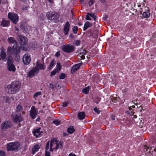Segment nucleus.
<instances>
[{
	"mask_svg": "<svg viewBox=\"0 0 156 156\" xmlns=\"http://www.w3.org/2000/svg\"><path fill=\"white\" fill-rule=\"evenodd\" d=\"M59 72L58 71L57 69H55L51 73L50 75L51 77H52L53 76L55 75L57 72Z\"/></svg>",
	"mask_w": 156,
	"mask_h": 156,
	"instance_id": "nucleus-33",
	"label": "nucleus"
},
{
	"mask_svg": "<svg viewBox=\"0 0 156 156\" xmlns=\"http://www.w3.org/2000/svg\"><path fill=\"white\" fill-rule=\"evenodd\" d=\"M94 0H89L88 2V5L89 6H91L94 2Z\"/></svg>",
	"mask_w": 156,
	"mask_h": 156,
	"instance_id": "nucleus-41",
	"label": "nucleus"
},
{
	"mask_svg": "<svg viewBox=\"0 0 156 156\" xmlns=\"http://www.w3.org/2000/svg\"><path fill=\"white\" fill-rule=\"evenodd\" d=\"M20 146L18 143H10L7 144V149L9 151H17Z\"/></svg>",
	"mask_w": 156,
	"mask_h": 156,
	"instance_id": "nucleus-4",
	"label": "nucleus"
},
{
	"mask_svg": "<svg viewBox=\"0 0 156 156\" xmlns=\"http://www.w3.org/2000/svg\"><path fill=\"white\" fill-rule=\"evenodd\" d=\"M72 29L73 33L74 34H76L78 30V27L76 26H75L73 27Z\"/></svg>",
	"mask_w": 156,
	"mask_h": 156,
	"instance_id": "nucleus-39",
	"label": "nucleus"
},
{
	"mask_svg": "<svg viewBox=\"0 0 156 156\" xmlns=\"http://www.w3.org/2000/svg\"><path fill=\"white\" fill-rule=\"evenodd\" d=\"M112 101L114 103H116L117 102V99L116 97H113L112 99Z\"/></svg>",
	"mask_w": 156,
	"mask_h": 156,
	"instance_id": "nucleus-43",
	"label": "nucleus"
},
{
	"mask_svg": "<svg viewBox=\"0 0 156 156\" xmlns=\"http://www.w3.org/2000/svg\"><path fill=\"white\" fill-rule=\"evenodd\" d=\"M39 73V69L36 67L34 68L27 73L28 76L30 77H32L35 76Z\"/></svg>",
	"mask_w": 156,
	"mask_h": 156,
	"instance_id": "nucleus-12",
	"label": "nucleus"
},
{
	"mask_svg": "<svg viewBox=\"0 0 156 156\" xmlns=\"http://www.w3.org/2000/svg\"><path fill=\"white\" fill-rule=\"evenodd\" d=\"M28 9V7L27 5L23 6L22 8V9L23 10H26L27 9Z\"/></svg>",
	"mask_w": 156,
	"mask_h": 156,
	"instance_id": "nucleus-47",
	"label": "nucleus"
},
{
	"mask_svg": "<svg viewBox=\"0 0 156 156\" xmlns=\"http://www.w3.org/2000/svg\"><path fill=\"white\" fill-rule=\"evenodd\" d=\"M83 1V0H80V2H81V3H82Z\"/></svg>",
	"mask_w": 156,
	"mask_h": 156,
	"instance_id": "nucleus-59",
	"label": "nucleus"
},
{
	"mask_svg": "<svg viewBox=\"0 0 156 156\" xmlns=\"http://www.w3.org/2000/svg\"><path fill=\"white\" fill-rule=\"evenodd\" d=\"M79 52L80 55H81L80 56L81 59H84L85 58L84 55L86 54V51L84 49L81 48Z\"/></svg>",
	"mask_w": 156,
	"mask_h": 156,
	"instance_id": "nucleus-22",
	"label": "nucleus"
},
{
	"mask_svg": "<svg viewBox=\"0 0 156 156\" xmlns=\"http://www.w3.org/2000/svg\"><path fill=\"white\" fill-rule=\"evenodd\" d=\"M11 118L13 121L16 123L20 122L23 120V119L20 115H18L15 113L12 114Z\"/></svg>",
	"mask_w": 156,
	"mask_h": 156,
	"instance_id": "nucleus-7",
	"label": "nucleus"
},
{
	"mask_svg": "<svg viewBox=\"0 0 156 156\" xmlns=\"http://www.w3.org/2000/svg\"><path fill=\"white\" fill-rule=\"evenodd\" d=\"M48 17L49 19L51 20H54L55 22L57 21L58 17V14L55 12H49L48 14Z\"/></svg>",
	"mask_w": 156,
	"mask_h": 156,
	"instance_id": "nucleus-10",
	"label": "nucleus"
},
{
	"mask_svg": "<svg viewBox=\"0 0 156 156\" xmlns=\"http://www.w3.org/2000/svg\"><path fill=\"white\" fill-rule=\"evenodd\" d=\"M55 60H52L51 61L50 65H49L48 66V69L49 70L51 69H52L54 65L55 64Z\"/></svg>",
	"mask_w": 156,
	"mask_h": 156,
	"instance_id": "nucleus-29",
	"label": "nucleus"
},
{
	"mask_svg": "<svg viewBox=\"0 0 156 156\" xmlns=\"http://www.w3.org/2000/svg\"><path fill=\"white\" fill-rule=\"evenodd\" d=\"M68 135V134L66 133H63V136H66Z\"/></svg>",
	"mask_w": 156,
	"mask_h": 156,
	"instance_id": "nucleus-51",
	"label": "nucleus"
},
{
	"mask_svg": "<svg viewBox=\"0 0 156 156\" xmlns=\"http://www.w3.org/2000/svg\"><path fill=\"white\" fill-rule=\"evenodd\" d=\"M107 16H105L104 17V20H105L107 19Z\"/></svg>",
	"mask_w": 156,
	"mask_h": 156,
	"instance_id": "nucleus-58",
	"label": "nucleus"
},
{
	"mask_svg": "<svg viewBox=\"0 0 156 156\" xmlns=\"http://www.w3.org/2000/svg\"><path fill=\"white\" fill-rule=\"evenodd\" d=\"M20 84L19 81L12 82L8 85L6 88V91L10 94H14L18 92L20 88Z\"/></svg>",
	"mask_w": 156,
	"mask_h": 156,
	"instance_id": "nucleus-1",
	"label": "nucleus"
},
{
	"mask_svg": "<svg viewBox=\"0 0 156 156\" xmlns=\"http://www.w3.org/2000/svg\"><path fill=\"white\" fill-rule=\"evenodd\" d=\"M80 44V41L78 40H75L73 43L74 45L78 46Z\"/></svg>",
	"mask_w": 156,
	"mask_h": 156,
	"instance_id": "nucleus-37",
	"label": "nucleus"
},
{
	"mask_svg": "<svg viewBox=\"0 0 156 156\" xmlns=\"http://www.w3.org/2000/svg\"><path fill=\"white\" fill-rule=\"evenodd\" d=\"M31 58L30 56L27 54L24 55L23 58V61L24 64L26 65H28L30 62Z\"/></svg>",
	"mask_w": 156,
	"mask_h": 156,
	"instance_id": "nucleus-13",
	"label": "nucleus"
},
{
	"mask_svg": "<svg viewBox=\"0 0 156 156\" xmlns=\"http://www.w3.org/2000/svg\"><path fill=\"white\" fill-rule=\"evenodd\" d=\"M17 39L21 45H26L27 42V37L21 35H18Z\"/></svg>",
	"mask_w": 156,
	"mask_h": 156,
	"instance_id": "nucleus-9",
	"label": "nucleus"
},
{
	"mask_svg": "<svg viewBox=\"0 0 156 156\" xmlns=\"http://www.w3.org/2000/svg\"><path fill=\"white\" fill-rule=\"evenodd\" d=\"M41 129V128H39L37 129H34L33 133L34 136H35L36 137L39 138L43 136V132L42 131H40V130Z\"/></svg>",
	"mask_w": 156,
	"mask_h": 156,
	"instance_id": "nucleus-15",
	"label": "nucleus"
},
{
	"mask_svg": "<svg viewBox=\"0 0 156 156\" xmlns=\"http://www.w3.org/2000/svg\"><path fill=\"white\" fill-rule=\"evenodd\" d=\"M131 106L129 107V109L130 110H131Z\"/></svg>",
	"mask_w": 156,
	"mask_h": 156,
	"instance_id": "nucleus-60",
	"label": "nucleus"
},
{
	"mask_svg": "<svg viewBox=\"0 0 156 156\" xmlns=\"http://www.w3.org/2000/svg\"><path fill=\"white\" fill-rule=\"evenodd\" d=\"M90 87L88 86V87H85L82 90L83 92L85 94H87L89 92L90 89Z\"/></svg>",
	"mask_w": 156,
	"mask_h": 156,
	"instance_id": "nucleus-31",
	"label": "nucleus"
},
{
	"mask_svg": "<svg viewBox=\"0 0 156 156\" xmlns=\"http://www.w3.org/2000/svg\"><path fill=\"white\" fill-rule=\"evenodd\" d=\"M137 11V10L136 9H135V12H136Z\"/></svg>",
	"mask_w": 156,
	"mask_h": 156,
	"instance_id": "nucleus-63",
	"label": "nucleus"
},
{
	"mask_svg": "<svg viewBox=\"0 0 156 156\" xmlns=\"http://www.w3.org/2000/svg\"><path fill=\"white\" fill-rule=\"evenodd\" d=\"M65 74L62 73L59 76V78L60 79H63L65 78Z\"/></svg>",
	"mask_w": 156,
	"mask_h": 156,
	"instance_id": "nucleus-42",
	"label": "nucleus"
},
{
	"mask_svg": "<svg viewBox=\"0 0 156 156\" xmlns=\"http://www.w3.org/2000/svg\"><path fill=\"white\" fill-rule=\"evenodd\" d=\"M7 40L9 43L10 44H14V45L16 44H17V42L13 37H9L7 39Z\"/></svg>",
	"mask_w": 156,
	"mask_h": 156,
	"instance_id": "nucleus-25",
	"label": "nucleus"
},
{
	"mask_svg": "<svg viewBox=\"0 0 156 156\" xmlns=\"http://www.w3.org/2000/svg\"><path fill=\"white\" fill-rule=\"evenodd\" d=\"M104 0H102V2H104Z\"/></svg>",
	"mask_w": 156,
	"mask_h": 156,
	"instance_id": "nucleus-64",
	"label": "nucleus"
},
{
	"mask_svg": "<svg viewBox=\"0 0 156 156\" xmlns=\"http://www.w3.org/2000/svg\"><path fill=\"white\" fill-rule=\"evenodd\" d=\"M92 24L88 21H87L85 23L83 27V30L85 31L88 28L92 27Z\"/></svg>",
	"mask_w": 156,
	"mask_h": 156,
	"instance_id": "nucleus-23",
	"label": "nucleus"
},
{
	"mask_svg": "<svg viewBox=\"0 0 156 156\" xmlns=\"http://www.w3.org/2000/svg\"><path fill=\"white\" fill-rule=\"evenodd\" d=\"M111 117L112 120H114L115 119V117L114 116L112 115Z\"/></svg>",
	"mask_w": 156,
	"mask_h": 156,
	"instance_id": "nucleus-52",
	"label": "nucleus"
},
{
	"mask_svg": "<svg viewBox=\"0 0 156 156\" xmlns=\"http://www.w3.org/2000/svg\"><path fill=\"white\" fill-rule=\"evenodd\" d=\"M55 55L57 57H58L60 56V52L59 51L57 52L55 54Z\"/></svg>",
	"mask_w": 156,
	"mask_h": 156,
	"instance_id": "nucleus-48",
	"label": "nucleus"
},
{
	"mask_svg": "<svg viewBox=\"0 0 156 156\" xmlns=\"http://www.w3.org/2000/svg\"><path fill=\"white\" fill-rule=\"evenodd\" d=\"M40 118L39 117L37 118V119H36V121H38L40 120Z\"/></svg>",
	"mask_w": 156,
	"mask_h": 156,
	"instance_id": "nucleus-57",
	"label": "nucleus"
},
{
	"mask_svg": "<svg viewBox=\"0 0 156 156\" xmlns=\"http://www.w3.org/2000/svg\"><path fill=\"white\" fill-rule=\"evenodd\" d=\"M62 49L63 51L65 52L70 53L74 51L75 50V48L73 46L67 44L66 45L63 46Z\"/></svg>",
	"mask_w": 156,
	"mask_h": 156,
	"instance_id": "nucleus-8",
	"label": "nucleus"
},
{
	"mask_svg": "<svg viewBox=\"0 0 156 156\" xmlns=\"http://www.w3.org/2000/svg\"><path fill=\"white\" fill-rule=\"evenodd\" d=\"M3 101L6 103H10L11 102L12 100H13V98H10L8 96H3Z\"/></svg>",
	"mask_w": 156,
	"mask_h": 156,
	"instance_id": "nucleus-21",
	"label": "nucleus"
},
{
	"mask_svg": "<svg viewBox=\"0 0 156 156\" xmlns=\"http://www.w3.org/2000/svg\"><path fill=\"white\" fill-rule=\"evenodd\" d=\"M7 69L9 71L12 72H14L16 69L14 65L13 64V61L12 60L8 59H7Z\"/></svg>",
	"mask_w": 156,
	"mask_h": 156,
	"instance_id": "nucleus-6",
	"label": "nucleus"
},
{
	"mask_svg": "<svg viewBox=\"0 0 156 156\" xmlns=\"http://www.w3.org/2000/svg\"><path fill=\"white\" fill-rule=\"evenodd\" d=\"M6 56L5 49L4 48L2 47L1 48V52L0 53V58L2 59L4 61H5Z\"/></svg>",
	"mask_w": 156,
	"mask_h": 156,
	"instance_id": "nucleus-16",
	"label": "nucleus"
},
{
	"mask_svg": "<svg viewBox=\"0 0 156 156\" xmlns=\"http://www.w3.org/2000/svg\"><path fill=\"white\" fill-rule=\"evenodd\" d=\"M15 30H16V31H17V33H18V32L19 31V29L17 28H16V27L15 28ZM15 32H16V31H15Z\"/></svg>",
	"mask_w": 156,
	"mask_h": 156,
	"instance_id": "nucleus-54",
	"label": "nucleus"
},
{
	"mask_svg": "<svg viewBox=\"0 0 156 156\" xmlns=\"http://www.w3.org/2000/svg\"><path fill=\"white\" fill-rule=\"evenodd\" d=\"M145 147H146V148H147L148 149H149V147H148L147 146H145Z\"/></svg>",
	"mask_w": 156,
	"mask_h": 156,
	"instance_id": "nucleus-62",
	"label": "nucleus"
},
{
	"mask_svg": "<svg viewBox=\"0 0 156 156\" xmlns=\"http://www.w3.org/2000/svg\"><path fill=\"white\" fill-rule=\"evenodd\" d=\"M70 24L68 21H67L64 27L63 32L65 35L66 36L68 34V32L69 30Z\"/></svg>",
	"mask_w": 156,
	"mask_h": 156,
	"instance_id": "nucleus-17",
	"label": "nucleus"
},
{
	"mask_svg": "<svg viewBox=\"0 0 156 156\" xmlns=\"http://www.w3.org/2000/svg\"><path fill=\"white\" fill-rule=\"evenodd\" d=\"M142 16L145 18H147L150 16V13L148 12H144L142 14Z\"/></svg>",
	"mask_w": 156,
	"mask_h": 156,
	"instance_id": "nucleus-32",
	"label": "nucleus"
},
{
	"mask_svg": "<svg viewBox=\"0 0 156 156\" xmlns=\"http://www.w3.org/2000/svg\"><path fill=\"white\" fill-rule=\"evenodd\" d=\"M82 64V63H81L75 65L73 66L71 69V73H74L80 68Z\"/></svg>",
	"mask_w": 156,
	"mask_h": 156,
	"instance_id": "nucleus-20",
	"label": "nucleus"
},
{
	"mask_svg": "<svg viewBox=\"0 0 156 156\" xmlns=\"http://www.w3.org/2000/svg\"><path fill=\"white\" fill-rule=\"evenodd\" d=\"M40 147L39 144H36L32 148V153L34 154L37 151Z\"/></svg>",
	"mask_w": 156,
	"mask_h": 156,
	"instance_id": "nucleus-28",
	"label": "nucleus"
},
{
	"mask_svg": "<svg viewBox=\"0 0 156 156\" xmlns=\"http://www.w3.org/2000/svg\"><path fill=\"white\" fill-rule=\"evenodd\" d=\"M8 16L13 23L15 24H17L19 20V17L17 14L14 12H9Z\"/></svg>",
	"mask_w": 156,
	"mask_h": 156,
	"instance_id": "nucleus-5",
	"label": "nucleus"
},
{
	"mask_svg": "<svg viewBox=\"0 0 156 156\" xmlns=\"http://www.w3.org/2000/svg\"><path fill=\"white\" fill-rule=\"evenodd\" d=\"M23 108L20 105H18L16 107V112L17 113L22 112V114H24L25 112L24 111H23Z\"/></svg>",
	"mask_w": 156,
	"mask_h": 156,
	"instance_id": "nucleus-26",
	"label": "nucleus"
},
{
	"mask_svg": "<svg viewBox=\"0 0 156 156\" xmlns=\"http://www.w3.org/2000/svg\"><path fill=\"white\" fill-rule=\"evenodd\" d=\"M49 141L48 142L46 146L45 156H50V153L47 151L49 149Z\"/></svg>",
	"mask_w": 156,
	"mask_h": 156,
	"instance_id": "nucleus-24",
	"label": "nucleus"
},
{
	"mask_svg": "<svg viewBox=\"0 0 156 156\" xmlns=\"http://www.w3.org/2000/svg\"><path fill=\"white\" fill-rule=\"evenodd\" d=\"M94 111L98 114H99L100 112V111L97 108H94Z\"/></svg>",
	"mask_w": 156,
	"mask_h": 156,
	"instance_id": "nucleus-45",
	"label": "nucleus"
},
{
	"mask_svg": "<svg viewBox=\"0 0 156 156\" xmlns=\"http://www.w3.org/2000/svg\"><path fill=\"white\" fill-rule=\"evenodd\" d=\"M62 66L61 65L60 63L59 62H58L57 63V68L56 69H57L58 71L59 72L61 69Z\"/></svg>",
	"mask_w": 156,
	"mask_h": 156,
	"instance_id": "nucleus-35",
	"label": "nucleus"
},
{
	"mask_svg": "<svg viewBox=\"0 0 156 156\" xmlns=\"http://www.w3.org/2000/svg\"><path fill=\"white\" fill-rule=\"evenodd\" d=\"M63 143L55 139H52L50 142V151H52L53 150H57L62 147Z\"/></svg>",
	"mask_w": 156,
	"mask_h": 156,
	"instance_id": "nucleus-3",
	"label": "nucleus"
},
{
	"mask_svg": "<svg viewBox=\"0 0 156 156\" xmlns=\"http://www.w3.org/2000/svg\"><path fill=\"white\" fill-rule=\"evenodd\" d=\"M49 2L51 3H53V0H48Z\"/></svg>",
	"mask_w": 156,
	"mask_h": 156,
	"instance_id": "nucleus-53",
	"label": "nucleus"
},
{
	"mask_svg": "<svg viewBox=\"0 0 156 156\" xmlns=\"http://www.w3.org/2000/svg\"><path fill=\"white\" fill-rule=\"evenodd\" d=\"M89 16H90L89 15H88V14H87V15L86 17V19L87 20H91V19L90 18Z\"/></svg>",
	"mask_w": 156,
	"mask_h": 156,
	"instance_id": "nucleus-49",
	"label": "nucleus"
},
{
	"mask_svg": "<svg viewBox=\"0 0 156 156\" xmlns=\"http://www.w3.org/2000/svg\"><path fill=\"white\" fill-rule=\"evenodd\" d=\"M9 24L10 22L9 20L3 19L1 22V26L3 27H8Z\"/></svg>",
	"mask_w": 156,
	"mask_h": 156,
	"instance_id": "nucleus-19",
	"label": "nucleus"
},
{
	"mask_svg": "<svg viewBox=\"0 0 156 156\" xmlns=\"http://www.w3.org/2000/svg\"><path fill=\"white\" fill-rule=\"evenodd\" d=\"M38 113V110H36L34 106H32L30 111V115L32 119L36 118Z\"/></svg>",
	"mask_w": 156,
	"mask_h": 156,
	"instance_id": "nucleus-14",
	"label": "nucleus"
},
{
	"mask_svg": "<svg viewBox=\"0 0 156 156\" xmlns=\"http://www.w3.org/2000/svg\"><path fill=\"white\" fill-rule=\"evenodd\" d=\"M87 14L89 15L91 17H92L94 19V20H95L96 19V16L94 14H91L90 13H87Z\"/></svg>",
	"mask_w": 156,
	"mask_h": 156,
	"instance_id": "nucleus-38",
	"label": "nucleus"
},
{
	"mask_svg": "<svg viewBox=\"0 0 156 156\" xmlns=\"http://www.w3.org/2000/svg\"><path fill=\"white\" fill-rule=\"evenodd\" d=\"M53 123L56 126H58L60 125L61 122L58 120H56L53 121Z\"/></svg>",
	"mask_w": 156,
	"mask_h": 156,
	"instance_id": "nucleus-34",
	"label": "nucleus"
},
{
	"mask_svg": "<svg viewBox=\"0 0 156 156\" xmlns=\"http://www.w3.org/2000/svg\"><path fill=\"white\" fill-rule=\"evenodd\" d=\"M37 68L39 69L44 70L46 68V66L44 65V64L43 62L42 63H41L40 62L37 61L36 62V67Z\"/></svg>",
	"mask_w": 156,
	"mask_h": 156,
	"instance_id": "nucleus-18",
	"label": "nucleus"
},
{
	"mask_svg": "<svg viewBox=\"0 0 156 156\" xmlns=\"http://www.w3.org/2000/svg\"><path fill=\"white\" fill-rule=\"evenodd\" d=\"M41 94V92H36L34 95V98L37 97L38 96L40 95Z\"/></svg>",
	"mask_w": 156,
	"mask_h": 156,
	"instance_id": "nucleus-36",
	"label": "nucleus"
},
{
	"mask_svg": "<svg viewBox=\"0 0 156 156\" xmlns=\"http://www.w3.org/2000/svg\"><path fill=\"white\" fill-rule=\"evenodd\" d=\"M133 118L135 119L137 117V116L135 115H133Z\"/></svg>",
	"mask_w": 156,
	"mask_h": 156,
	"instance_id": "nucleus-55",
	"label": "nucleus"
},
{
	"mask_svg": "<svg viewBox=\"0 0 156 156\" xmlns=\"http://www.w3.org/2000/svg\"><path fill=\"white\" fill-rule=\"evenodd\" d=\"M85 113L83 112H79L78 115V117L79 119L82 120L85 118Z\"/></svg>",
	"mask_w": 156,
	"mask_h": 156,
	"instance_id": "nucleus-27",
	"label": "nucleus"
},
{
	"mask_svg": "<svg viewBox=\"0 0 156 156\" xmlns=\"http://www.w3.org/2000/svg\"><path fill=\"white\" fill-rule=\"evenodd\" d=\"M7 51L9 54L14 55L17 59H20L19 54L20 52V49L17 44L14 45L12 48L11 47H9L7 49Z\"/></svg>",
	"mask_w": 156,
	"mask_h": 156,
	"instance_id": "nucleus-2",
	"label": "nucleus"
},
{
	"mask_svg": "<svg viewBox=\"0 0 156 156\" xmlns=\"http://www.w3.org/2000/svg\"><path fill=\"white\" fill-rule=\"evenodd\" d=\"M74 131L75 130L73 126H70L67 129L68 132L70 134L73 133Z\"/></svg>",
	"mask_w": 156,
	"mask_h": 156,
	"instance_id": "nucleus-30",
	"label": "nucleus"
},
{
	"mask_svg": "<svg viewBox=\"0 0 156 156\" xmlns=\"http://www.w3.org/2000/svg\"><path fill=\"white\" fill-rule=\"evenodd\" d=\"M69 104V103L68 102H63L62 103V106L63 107H67L68 106Z\"/></svg>",
	"mask_w": 156,
	"mask_h": 156,
	"instance_id": "nucleus-44",
	"label": "nucleus"
},
{
	"mask_svg": "<svg viewBox=\"0 0 156 156\" xmlns=\"http://www.w3.org/2000/svg\"><path fill=\"white\" fill-rule=\"evenodd\" d=\"M101 99L99 97H97L95 99V101L97 104H98L101 101Z\"/></svg>",
	"mask_w": 156,
	"mask_h": 156,
	"instance_id": "nucleus-40",
	"label": "nucleus"
},
{
	"mask_svg": "<svg viewBox=\"0 0 156 156\" xmlns=\"http://www.w3.org/2000/svg\"><path fill=\"white\" fill-rule=\"evenodd\" d=\"M69 156H76L74 153H71L69 154Z\"/></svg>",
	"mask_w": 156,
	"mask_h": 156,
	"instance_id": "nucleus-50",
	"label": "nucleus"
},
{
	"mask_svg": "<svg viewBox=\"0 0 156 156\" xmlns=\"http://www.w3.org/2000/svg\"><path fill=\"white\" fill-rule=\"evenodd\" d=\"M78 25L79 26H81L83 25V24L80 22H79L78 23Z\"/></svg>",
	"mask_w": 156,
	"mask_h": 156,
	"instance_id": "nucleus-56",
	"label": "nucleus"
},
{
	"mask_svg": "<svg viewBox=\"0 0 156 156\" xmlns=\"http://www.w3.org/2000/svg\"><path fill=\"white\" fill-rule=\"evenodd\" d=\"M131 108H135V106L134 105H133V106H131Z\"/></svg>",
	"mask_w": 156,
	"mask_h": 156,
	"instance_id": "nucleus-61",
	"label": "nucleus"
},
{
	"mask_svg": "<svg viewBox=\"0 0 156 156\" xmlns=\"http://www.w3.org/2000/svg\"><path fill=\"white\" fill-rule=\"evenodd\" d=\"M5 156V152L2 151H0V156Z\"/></svg>",
	"mask_w": 156,
	"mask_h": 156,
	"instance_id": "nucleus-46",
	"label": "nucleus"
},
{
	"mask_svg": "<svg viewBox=\"0 0 156 156\" xmlns=\"http://www.w3.org/2000/svg\"><path fill=\"white\" fill-rule=\"evenodd\" d=\"M11 126L10 122L9 121H5L1 125V129L2 130H5L6 129L10 127Z\"/></svg>",
	"mask_w": 156,
	"mask_h": 156,
	"instance_id": "nucleus-11",
	"label": "nucleus"
}]
</instances>
